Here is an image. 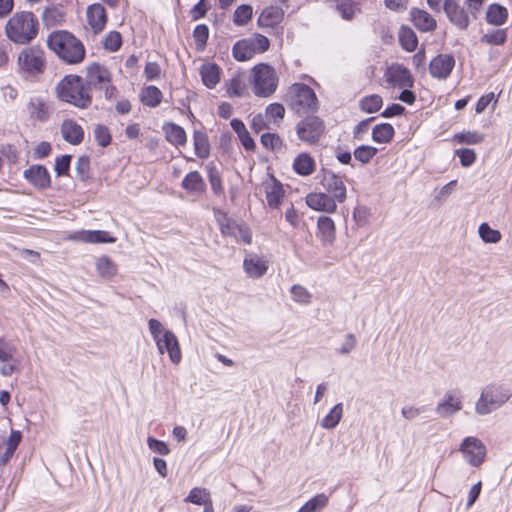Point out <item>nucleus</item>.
Returning a JSON list of instances; mask_svg holds the SVG:
<instances>
[{
    "label": "nucleus",
    "mask_w": 512,
    "mask_h": 512,
    "mask_svg": "<svg viewBox=\"0 0 512 512\" xmlns=\"http://www.w3.org/2000/svg\"><path fill=\"white\" fill-rule=\"evenodd\" d=\"M193 38L198 51H203L206 48L209 38V28L206 24H199L194 28Z\"/></svg>",
    "instance_id": "49"
},
{
    "label": "nucleus",
    "mask_w": 512,
    "mask_h": 512,
    "mask_svg": "<svg viewBox=\"0 0 512 512\" xmlns=\"http://www.w3.org/2000/svg\"><path fill=\"white\" fill-rule=\"evenodd\" d=\"M140 101L144 106L157 107L160 105V89L154 85L144 87L140 93Z\"/></svg>",
    "instance_id": "40"
},
{
    "label": "nucleus",
    "mask_w": 512,
    "mask_h": 512,
    "mask_svg": "<svg viewBox=\"0 0 512 512\" xmlns=\"http://www.w3.org/2000/svg\"><path fill=\"white\" fill-rule=\"evenodd\" d=\"M232 55L237 61L250 60L255 55V49L249 38L238 40L232 47Z\"/></svg>",
    "instance_id": "31"
},
{
    "label": "nucleus",
    "mask_w": 512,
    "mask_h": 512,
    "mask_svg": "<svg viewBox=\"0 0 512 512\" xmlns=\"http://www.w3.org/2000/svg\"><path fill=\"white\" fill-rule=\"evenodd\" d=\"M462 409V395L458 389L449 390L444 394L442 401L436 406V412L442 418H447Z\"/></svg>",
    "instance_id": "13"
},
{
    "label": "nucleus",
    "mask_w": 512,
    "mask_h": 512,
    "mask_svg": "<svg viewBox=\"0 0 512 512\" xmlns=\"http://www.w3.org/2000/svg\"><path fill=\"white\" fill-rule=\"evenodd\" d=\"M455 154L459 157L460 163L463 167H469L476 161V153L473 149H457Z\"/></svg>",
    "instance_id": "58"
},
{
    "label": "nucleus",
    "mask_w": 512,
    "mask_h": 512,
    "mask_svg": "<svg viewBox=\"0 0 512 512\" xmlns=\"http://www.w3.org/2000/svg\"><path fill=\"white\" fill-rule=\"evenodd\" d=\"M28 107L32 118H35L39 121H45L48 119L49 115L46 105L40 99L37 100V103L31 100L28 104Z\"/></svg>",
    "instance_id": "56"
},
{
    "label": "nucleus",
    "mask_w": 512,
    "mask_h": 512,
    "mask_svg": "<svg viewBox=\"0 0 512 512\" xmlns=\"http://www.w3.org/2000/svg\"><path fill=\"white\" fill-rule=\"evenodd\" d=\"M208 180L211 186L212 191L215 195H221L224 192L222 186V178L221 174L215 166L207 165L206 166Z\"/></svg>",
    "instance_id": "45"
},
{
    "label": "nucleus",
    "mask_w": 512,
    "mask_h": 512,
    "mask_svg": "<svg viewBox=\"0 0 512 512\" xmlns=\"http://www.w3.org/2000/svg\"><path fill=\"white\" fill-rule=\"evenodd\" d=\"M193 144L195 155L200 159H207L210 156V144L206 132L195 130L193 133Z\"/></svg>",
    "instance_id": "34"
},
{
    "label": "nucleus",
    "mask_w": 512,
    "mask_h": 512,
    "mask_svg": "<svg viewBox=\"0 0 512 512\" xmlns=\"http://www.w3.org/2000/svg\"><path fill=\"white\" fill-rule=\"evenodd\" d=\"M237 237H235L238 241L241 240L245 244H251L252 242V232L250 228L245 223H239L236 231Z\"/></svg>",
    "instance_id": "63"
},
{
    "label": "nucleus",
    "mask_w": 512,
    "mask_h": 512,
    "mask_svg": "<svg viewBox=\"0 0 512 512\" xmlns=\"http://www.w3.org/2000/svg\"><path fill=\"white\" fill-rule=\"evenodd\" d=\"M181 186L188 193L194 195H202L206 192V183L198 171H191L185 175L182 180Z\"/></svg>",
    "instance_id": "24"
},
{
    "label": "nucleus",
    "mask_w": 512,
    "mask_h": 512,
    "mask_svg": "<svg viewBox=\"0 0 512 512\" xmlns=\"http://www.w3.org/2000/svg\"><path fill=\"white\" fill-rule=\"evenodd\" d=\"M269 181L263 183L267 204L270 208H278L281 204L285 191L282 183L273 175L269 174Z\"/></svg>",
    "instance_id": "18"
},
{
    "label": "nucleus",
    "mask_w": 512,
    "mask_h": 512,
    "mask_svg": "<svg viewBox=\"0 0 512 512\" xmlns=\"http://www.w3.org/2000/svg\"><path fill=\"white\" fill-rule=\"evenodd\" d=\"M212 501L209 498V493L205 488H193L185 499V502H190L196 505H204L205 502Z\"/></svg>",
    "instance_id": "53"
},
{
    "label": "nucleus",
    "mask_w": 512,
    "mask_h": 512,
    "mask_svg": "<svg viewBox=\"0 0 512 512\" xmlns=\"http://www.w3.org/2000/svg\"><path fill=\"white\" fill-rule=\"evenodd\" d=\"M291 294H292V298L296 302H300V303L309 302L310 294L304 287H302L300 285H293L291 287Z\"/></svg>",
    "instance_id": "61"
},
{
    "label": "nucleus",
    "mask_w": 512,
    "mask_h": 512,
    "mask_svg": "<svg viewBox=\"0 0 512 512\" xmlns=\"http://www.w3.org/2000/svg\"><path fill=\"white\" fill-rule=\"evenodd\" d=\"M249 40L252 42L254 46L255 54L257 52H266L270 47V40L262 34H255V36L249 38Z\"/></svg>",
    "instance_id": "59"
},
{
    "label": "nucleus",
    "mask_w": 512,
    "mask_h": 512,
    "mask_svg": "<svg viewBox=\"0 0 512 512\" xmlns=\"http://www.w3.org/2000/svg\"><path fill=\"white\" fill-rule=\"evenodd\" d=\"M444 12L449 21L459 30H466L469 27L468 12L456 0H446Z\"/></svg>",
    "instance_id": "15"
},
{
    "label": "nucleus",
    "mask_w": 512,
    "mask_h": 512,
    "mask_svg": "<svg viewBox=\"0 0 512 512\" xmlns=\"http://www.w3.org/2000/svg\"><path fill=\"white\" fill-rule=\"evenodd\" d=\"M290 106L298 114L316 112L319 102L314 90L304 83H295L290 87Z\"/></svg>",
    "instance_id": "5"
},
{
    "label": "nucleus",
    "mask_w": 512,
    "mask_h": 512,
    "mask_svg": "<svg viewBox=\"0 0 512 512\" xmlns=\"http://www.w3.org/2000/svg\"><path fill=\"white\" fill-rule=\"evenodd\" d=\"M321 184L328 192H333L334 198L342 203L346 199V187L342 179L331 170H323Z\"/></svg>",
    "instance_id": "17"
},
{
    "label": "nucleus",
    "mask_w": 512,
    "mask_h": 512,
    "mask_svg": "<svg viewBox=\"0 0 512 512\" xmlns=\"http://www.w3.org/2000/svg\"><path fill=\"white\" fill-rule=\"evenodd\" d=\"M162 344L168 353L169 359L175 365L179 364L182 359V352L178 338L171 330L162 327Z\"/></svg>",
    "instance_id": "23"
},
{
    "label": "nucleus",
    "mask_w": 512,
    "mask_h": 512,
    "mask_svg": "<svg viewBox=\"0 0 512 512\" xmlns=\"http://www.w3.org/2000/svg\"><path fill=\"white\" fill-rule=\"evenodd\" d=\"M51 151V144L47 141H42L34 148L33 158L44 159L51 154Z\"/></svg>",
    "instance_id": "62"
},
{
    "label": "nucleus",
    "mask_w": 512,
    "mask_h": 512,
    "mask_svg": "<svg viewBox=\"0 0 512 512\" xmlns=\"http://www.w3.org/2000/svg\"><path fill=\"white\" fill-rule=\"evenodd\" d=\"M508 19V10L498 3L490 4L486 11V21L494 26L505 24Z\"/></svg>",
    "instance_id": "33"
},
{
    "label": "nucleus",
    "mask_w": 512,
    "mask_h": 512,
    "mask_svg": "<svg viewBox=\"0 0 512 512\" xmlns=\"http://www.w3.org/2000/svg\"><path fill=\"white\" fill-rule=\"evenodd\" d=\"M162 130L165 132L167 141L171 144L176 146L186 144V132L181 126L174 123H165Z\"/></svg>",
    "instance_id": "32"
},
{
    "label": "nucleus",
    "mask_w": 512,
    "mask_h": 512,
    "mask_svg": "<svg viewBox=\"0 0 512 512\" xmlns=\"http://www.w3.org/2000/svg\"><path fill=\"white\" fill-rule=\"evenodd\" d=\"M453 140L458 144H479L484 140V135L476 131H467L455 134Z\"/></svg>",
    "instance_id": "52"
},
{
    "label": "nucleus",
    "mask_w": 512,
    "mask_h": 512,
    "mask_svg": "<svg viewBox=\"0 0 512 512\" xmlns=\"http://www.w3.org/2000/svg\"><path fill=\"white\" fill-rule=\"evenodd\" d=\"M216 219L219 225L220 232L223 236L237 237L236 231L239 223L229 218L227 213L221 211H218V216Z\"/></svg>",
    "instance_id": "38"
},
{
    "label": "nucleus",
    "mask_w": 512,
    "mask_h": 512,
    "mask_svg": "<svg viewBox=\"0 0 512 512\" xmlns=\"http://www.w3.org/2000/svg\"><path fill=\"white\" fill-rule=\"evenodd\" d=\"M94 138L97 144L102 147H108L112 142V135L109 128L103 124H97L94 127Z\"/></svg>",
    "instance_id": "46"
},
{
    "label": "nucleus",
    "mask_w": 512,
    "mask_h": 512,
    "mask_svg": "<svg viewBox=\"0 0 512 512\" xmlns=\"http://www.w3.org/2000/svg\"><path fill=\"white\" fill-rule=\"evenodd\" d=\"M386 81L393 87L412 88L414 78L408 68L403 65H394L385 72Z\"/></svg>",
    "instance_id": "14"
},
{
    "label": "nucleus",
    "mask_w": 512,
    "mask_h": 512,
    "mask_svg": "<svg viewBox=\"0 0 512 512\" xmlns=\"http://www.w3.org/2000/svg\"><path fill=\"white\" fill-rule=\"evenodd\" d=\"M57 98L79 109L91 106L93 96L85 85L83 77L76 74L65 75L56 85Z\"/></svg>",
    "instance_id": "2"
},
{
    "label": "nucleus",
    "mask_w": 512,
    "mask_h": 512,
    "mask_svg": "<svg viewBox=\"0 0 512 512\" xmlns=\"http://www.w3.org/2000/svg\"><path fill=\"white\" fill-rule=\"evenodd\" d=\"M84 82L90 92L92 88L102 89L103 85L112 82V74L104 65L93 62L86 67V79Z\"/></svg>",
    "instance_id": "10"
},
{
    "label": "nucleus",
    "mask_w": 512,
    "mask_h": 512,
    "mask_svg": "<svg viewBox=\"0 0 512 512\" xmlns=\"http://www.w3.org/2000/svg\"><path fill=\"white\" fill-rule=\"evenodd\" d=\"M315 160L308 153H300L293 162L294 171L300 176H309L315 171Z\"/></svg>",
    "instance_id": "29"
},
{
    "label": "nucleus",
    "mask_w": 512,
    "mask_h": 512,
    "mask_svg": "<svg viewBox=\"0 0 512 512\" xmlns=\"http://www.w3.org/2000/svg\"><path fill=\"white\" fill-rule=\"evenodd\" d=\"M18 65L29 75L42 74L46 68L43 49L39 45L24 48L18 55Z\"/></svg>",
    "instance_id": "7"
},
{
    "label": "nucleus",
    "mask_w": 512,
    "mask_h": 512,
    "mask_svg": "<svg viewBox=\"0 0 512 512\" xmlns=\"http://www.w3.org/2000/svg\"><path fill=\"white\" fill-rule=\"evenodd\" d=\"M395 135V129L390 123H380L372 129V140L379 144L390 143Z\"/></svg>",
    "instance_id": "35"
},
{
    "label": "nucleus",
    "mask_w": 512,
    "mask_h": 512,
    "mask_svg": "<svg viewBox=\"0 0 512 512\" xmlns=\"http://www.w3.org/2000/svg\"><path fill=\"white\" fill-rule=\"evenodd\" d=\"M65 12L62 6L51 5L46 7L42 13V21L46 27H55L62 24Z\"/></svg>",
    "instance_id": "30"
},
{
    "label": "nucleus",
    "mask_w": 512,
    "mask_h": 512,
    "mask_svg": "<svg viewBox=\"0 0 512 512\" xmlns=\"http://www.w3.org/2000/svg\"><path fill=\"white\" fill-rule=\"evenodd\" d=\"M60 130L63 139L71 145H79L84 140V129L73 119H65L61 124Z\"/></svg>",
    "instance_id": "19"
},
{
    "label": "nucleus",
    "mask_w": 512,
    "mask_h": 512,
    "mask_svg": "<svg viewBox=\"0 0 512 512\" xmlns=\"http://www.w3.org/2000/svg\"><path fill=\"white\" fill-rule=\"evenodd\" d=\"M252 18V7L248 4L240 5L233 15V22L237 26L246 25Z\"/></svg>",
    "instance_id": "51"
},
{
    "label": "nucleus",
    "mask_w": 512,
    "mask_h": 512,
    "mask_svg": "<svg viewBox=\"0 0 512 512\" xmlns=\"http://www.w3.org/2000/svg\"><path fill=\"white\" fill-rule=\"evenodd\" d=\"M478 233L485 243H498L501 240V233L496 229H492L488 223H482L479 226Z\"/></svg>",
    "instance_id": "50"
},
{
    "label": "nucleus",
    "mask_w": 512,
    "mask_h": 512,
    "mask_svg": "<svg viewBox=\"0 0 512 512\" xmlns=\"http://www.w3.org/2000/svg\"><path fill=\"white\" fill-rule=\"evenodd\" d=\"M399 42L404 50L412 52L417 48L418 38L411 28L402 26L399 31Z\"/></svg>",
    "instance_id": "37"
},
{
    "label": "nucleus",
    "mask_w": 512,
    "mask_h": 512,
    "mask_svg": "<svg viewBox=\"0 0 512 512\" xmlns=\"http://www.w3.org/2000/svg\"><path fill=\"white\" fill-rule=\"evenodd\" d=\"M328 496L324 493L315 495L308 500L297 512H319L328 505Z\"/></svg>",
    "instance_id": "43"
},
{
    "label": "nucleus",
    "mask_w": 512,
    "mask_h": 512,
    "mask_svg": "<svg viewBox=\"0 0 512 512\" xmlns=\"http://www.w3.org/2000/svg\"><path fill=\"white\" fill-rule=\"evenodd\" d=\"M86 14L93 32L95 34L102 32L108 20L105 8L99 3H94L88 6Z\"/></svg>",
    "instance_id": "21"
},
{
    "label": "nucleus",
    "mask_w": 512,
    "mask_h": 512,
    "mask_svg": "<svg viewBox=\"0 0 512 512\" xmlns=\"http://www.w3.org/2000/svg\"><path fill=\"white\" fill-rule=\"evenodd\" d=\"M512 397L509 386L499 383L486 385L475 404V412L485 416L502 407Z\"/></svg>",
    "instance_id": "4"
},
{
    "label": "nucleus",
    "mask_w": 512,
    "mask_h": 512,
    "mask_svg": "<svg viewBox=\"0 0 512 512\" xmlns=\"http://www.w3.org/2000/svg\"><path fill=\"white\" fill-rule=\"evenodd\" d=\"M47 46L55 52L59 59L68 65L79 64L86 56L84 44L67 30L52 32L48 36Z\"/></svg>",
    "instance_id": "1"
},
{
    "label": "nucleus",
    "mask_w": 512,
    "mask_h": 512,
    "mask_svg": "<svg viewBox=\"0 0 512 512\" xmlns=\"http://www.w3.org/2000/svg\"><path fill=\"white\" fill-rule=\"evenodd\" d=\"M23 178L39 191L51 188V175L43 164H33L23 171Z\"/></svg>",
    "instance_id": "11"
},
{
    "label": "nucleus",
    "mask_w": 512,
    "mask_h": 512,
    "mask_svg": "<svg viewBox=\"0 0 512 512\" xmlns=\"http://www.w3.org/2000/svg\"><path fill=\"white\" fill-rule=\"evenodd\" d=\"M72 155L63 154L55 159L54 171L56 177L69 176L71 167Z\"/></svg>",
    "instance_id": "47"
},
{
    "label": "nucleus",
    "mask_w": 512,
    "mask_h": 512,
    "mask_svg": "<svg viewBox=\"0 0 512 512\" xmlns=\"http://www.w3.org/2000/svg\"><path fill=\"white\" fill-rule=\"evenodd\" d=\"M200 75L203 84L207 88L213 89L220 81L221 69L215 63H205L200 68Z\"/></svg>",
    "instance_id": "26"
},
{
    "label": "nucleus",
    "mask_w": 512,
    "mask_h": 512,
    "mask_svg": "<svg viewBox=\"0 0 512 512\" xmlns=\"http://www.w3.org/2000/svg\"><path fill=\"white\" fill-rule=\"evenodd\" d=\"M253 91L258 97H269L277 89L278 77L272 66L266 63L256 65L252 70Z\"/></svg>",
    "instance_id": "6"
},
{
    "label": "nucleus",
    "mask_w": 512,
    "mask_h": 512,
    "mask_svg": "<svg viewBox=\"0 0 512 512\" xmlns=\"http://www.w3.org/2000/svg\"><path fill=\"white\" fill-rule=\"evenodd\" d=\"M260 142L262 146L268 150L274 151L281 149L283 141L280 136L276 133H264L261 135Z\"/></svg>",
    "instance_id": "54"
},
{
    "label": "nucleus",
    "mask_w": 512,
    "mask_h": 512,
    "mask_svg": "<svg viewBox=\"0 0 512 512\" xmlns=\"http://www.w3.org/2000/svg\"><path fill=\"white\" fill-rule=\"evenodd\" d=\"M459 451L472 467H480L484 463L487 455V449L484 443L474 436L464 438L459 446Z\"/></svg>",
    "instance_id": "9"
},
{
    "label": "nucleus",
    "mask_w": 512,
    "mask_h": 512,
    "mask_svg": "<svg viewBox=\"0 0 512 512\" xmlns=\"http://www.w3.org/2000/svg\"><path fill=\"white\" fill-rule=\"evenodd\" d=\"M317 236L323 244H332L335 240V224L328 216H320L317 220Z\"/></svg>",
    "instance_id": "25"
},
{
    "label": "nucleus",
    "mask_w": 512,
    "mask_h": 512,
    "mask_svg": "<svg viewBox=\"0 0 512 512\" xmlns=\"http://www.w3.org/2000/svg\"><path fill=\"white\" fill-rule=\"evenodd\" d=\"M282 16L281 9L270 6L261 12L257 22L260 27H274L281 21Z\"/></svg>",
    "instance_id": "36"
},
{
    "label": "nucleus",
    "mask_w": 512,
    "mask_h": 512,
    "mask_svg": "<svg viewBox=\"0 0 512 512\" xmlns=\"http://www.w3.org/2000/svg\"><path fill=\"white\" fill-rule=\"evenodd\" d=\"M410 20L420 32H433L437 28V22L426 10L416 7L411 8Z\"/></svg>",
    "instance_id": "20"
},
{
    "label": "nucleus",
    "mask_w": 512,
    "mask_h": 512,
    "mask_svg": "<svg viewBox=\"0 0 512 512\" xmlns=\"http://www.w3.org/2000/svg\"><path fill=\"white\" fill-rule=\"evenodd\" d=\"M382 105L383 99L378 94L365 96L359 101L360 110L368 114L378 112L382 108Z\"/></svg>",
    "instance_id": "39"
},
{
    "label": "nucleus",
    "mask_w": 512,
    "mask_h": 512,
    "mask_svg": "<svg viewBox=\"0 0 512 512\" xmlns=\"http://www.w3.org/2000/svg\"><path fill=\"white\" fill-rule=\"evenodd\" d=\"M75 171H76V177L81 182L86 183L92 179L91 167H90V157L88 155H81L78 157Z\"/></svg>",
    "instance_id": "44"
},
{
    "label": "nucleus",
    "mask_w": 512,
    "mask_h": 512,
    "mask_svg": "<svg viewBox=\"0 0 512 512\" xmlns=\"http://www.w3.org/2000/svg\"><path fill=\"white\" fill-rule=\"evenodd\" d=\"M245 272L252 278L262 277L268 269L266 262L257 255H250L244 259Z\"/></svg>",
    "instance_id": "27"
},
{
    "label": "nucleus",
    "mask_w": 512,
    "mask_h": 512,
    "mask_svg": "<svg viewBox=\"0 0 512 512\" xmlns=\"http://www.w3.org/2000/svg\"><path fill=\"white\" fill-rule=\"evenodd\" d=\"M245 85L242 83L239 77H233L227 88V93L230 96L241 97L244 94Z\"/></svg>",
    "instance_id": "60"
},
{
    "label": "nucleus",
    "mask_w": 512,
    "mask_h": 512,
    "mask_svg": "<svg viewBox=\"0 0 512 512\" xmlns=\"http://www.w3.org/2000/svg\"><path fill=\"white\" fill-rule=\"evenodd\" d=\"M98 274L105 279H111L117 273L116 264L107 256H101L96 261Z\"/></svg>",
    "instance_id": "42"
},
{
    "label": "nucleus",
    "mask_w": 512,
    "mask_h": 512,
    "mask_svg": "<svg viewBox=\"0 0 512 512\" xmlns=\"http://www.w3.org/2000/svg\"><path fill=\"white\" fill-rule=\"evenodd\" d=\"M343 416V404L337 403L330 412L321 420L320 425L324 429H334Z\"/></svg>",
    "instance_id": "41"
},
{
    "label": "nucleus",
    "mask_w": 512,
    "mask_h": 512,
    "mask_svg": "<svg viewBox=\"0 0 512 512\" xmlns=\"http://www.w3.org/2000/svg\"><path fill=\"white\" fill-rule=\"evenodd\" d=\"M296 132L301 141L315 144L325 132V123L318 116L308 115L297 124Z\"/></svg>",
    "instance_id": "8"
},
{
    "label": "nucleus",
    "mask_w": 512,
    "mask_h": 512,
    "mask_svg": "<svg viewBox=\"0 0 512 512\" xmlns=\"http://www.w3.org/2000/svg\"><path fill=\"white\" fill-rule=\"evenodd\" d=\"M336 199L325 193H310L306 197V204L318 211L327 213L335 212L337 209Z\"/></svg>",
    "instance_id": "22"
},
{
    "label": "nucleus",
    "mask_w": 512,
    "mask_h": 512,
    "mask_svg": "<svg viewBox=\"0 0 512 512\" xmlns=\"http://www.w3.org/2000/svg\"><path fill=\"white\" fill-rule=\"evenodd\" d=\"M377 153L378 149L376 147L360 145L354 150L353 155L357 161H360L362 164H368Z\"/></svg>",
    "instance_id": "48"
},
{
    "label": "nucleus",
    "mask_w": 512,
    "mask_h": 512,
    "mask_svg": "<svg viewBox=\"0 0 512 512\" xmlns=\"http://www.w3.org/2000/svg\"><path fill=\"white\" fill-rule=\"evenodd\" d=\"M71 240L91 243V244H111L115 243L117 238L105 230H79L72 233Z\"/></svg>",
    "instance_id": "16"
},
{
    "label": "nucleus",
    "mask_w": 512,
    "mask_h": 512,
    "mask_svg": "<svg viewBox=\"0 0 512 512\" xmlns=\"http://www.w3.org/2000/svg\"><path fill=\"white\" fill-rule=\"evenodd\" d=\"M507 40L506 29H497L482 36L481 41L492 45H503Z\"/></svg>",
    "instance_id": "57"
},
{
    "label": "nucleus",
    "mask_w": 512,
    "mask_h": 512,
    "mask_svg": "<svg viewBox=\"0 0 512 512\" xmlns=\"http://www.w3.org/2000/svg\"><path fill=\"white\" fill-rule=\"evenodd\" d=\"M122 46V36L118 31H110L103 41V47L110 52L118 51Z\"/></svg>",
    "instance_id": "55"
},
{
    "label": "nucleus",
    "mask_w": 512,
    "mask_h": 512,
    "mask_svg": "<svg viewBox=\"0 0 512 512\" xmlns=\"http://www.w3.org/2000/svg\"><path fill=\"white\" fill-rule=\"evenodd\" d=\"M39 33V21L31 11L16 12L5 25L8 40L18 45L30 44Z\"/></svg>",
    "instance_id": "3"
},
{
    "label": "nucleus",
    "mask_w": 512,
    "mask_h": 512,
    "mask_svg": "<svg viewBox=\"0 0 512 512\" xmlns=\"http://www.w3.org/2000/svg\"><path fill=\"white\" fill-rule=\"evenodd\" d=\"M455 67V58L451 54H438L429 63V72L433 78L446 80Z\"/></svg>",
    "instance_id": "12"
},
{
    "label": "nucleus",
    "mask_w": 512,
    "mask_h": 512,
    "mask_svg": "<svg viewBox=\"0 0 512 512\" xmlns=\"http://www.w3.org/2000/svg\"><path fill=\"white\" fill-rule=\"evenodd\" d=\"M266 115L274 119H283L285 108L280 103H272L266 107Z\"/></svg>",
    "instance_id": "64"
},
{
    "label": "nucleus",
    "mask_w": 512,
    "mask_h": 512,
    "mask_svg": "<svg viewBox=\"0 0 512 512\" xmlns=\"http://www.w3.org/2000/svg\"><path fill=\"white\" fill-rule=\"evenodd\" d=\"M230 125L233 131L237 134L245 150L254 151L256 148L255 141L251 137L243 121L238 118H234L231 120Z\"/></svg>",
    "instance_id": "28"
}]
</instances>
